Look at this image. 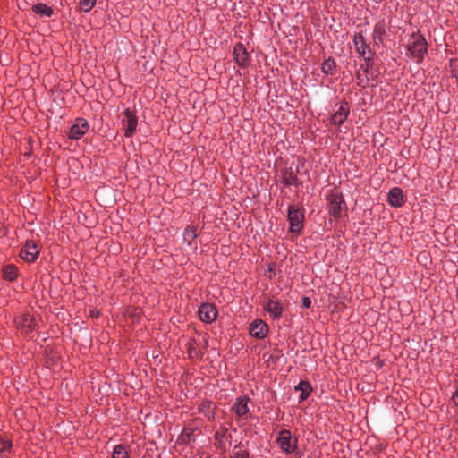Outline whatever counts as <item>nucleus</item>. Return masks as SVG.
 <instances>
[{
	"instance_id": "obj_1",
	"label": "nucleus",
	"mask_w": 458,
	"mask_h": 458,
	"mask_svg": "<svg viewBox=\"0 0 458 458\" xmlns=\"http://www.w3.org/2000/svg\"><path fill=\"white\" fill-rule=\"evenodd\" d=\"M411 55L420 62L427 53V42L425 38L419 34H412L407 45Z\"/></svg>"
},
{
	"instance_id": "obj_2",
	"label": "nucleus",
	"mask_w": 458,
	"mask_h": 458,
	"mask_svg": "<svg viewBox=\"0 0 458 458\" xmlns=\"http://www.w3.org/2000/svg\"><path fill=\"white\" fill-rule=\"evenodd\" d=\"M288 220L290 222V231L299 233L303 227L304 213L303 210L295 205L288 207Z\"/></svg>"
},
{
	"instance_id": "obj_3",
	"label": "nucleus",
	"mask_w": 458,
	"mask_h": 458,
	"mask_svg": "<svg viewBox=\"0 0 458 458\" xmlns=\"http://www.w3.org/2000/svg\"><path fill=\"white\" fill-rule=\"evenodd\" d=\"M122 124L124 129V136L131 137L138 125V118L134 112L129 108L125 109L123 113Z\"/></svg>"
},
{
	"instance_id": "obj_4",
	"label": "nucleus",
	"mask_w": 458,
	"mask_h": 458,
	"mask_svg": "<svg viewBox=\"0 0 458 458\" xmlns=\"http://www.w3.org/2000/svg\"><path fill=\"white\" fill-rule=\"evenodd\" d=\"M277 443L281 449L287 454H292L297 446V439L293 437L290 431L286 429L280 431Z\"/></svg>"
},
{
	"instance_id": "obj_5",
	"label": "nucleus",
	"mask_w": 458,
	"mask_h": 458,
	"mask_svg": "<svg viewBox=\"0 0 458 458\" xmlns=\"http://www.w3.org/2000/svg\"><path fill=\"white\" fill-rule=\"evenodd\" d=\"M328 210L335 218H339L345 208L344 200L340 194H331L328 197Z\"/></svg>"
},
{
	"instance_id": "obj_6",
	"label": "nucleus",
	"mask_w": 458,
	"mask_h": 458,
	"mask_svg": "<svg viewBox=\"0 0 458 458\" xmlns=\"http://www.w3.org/2000/svg\"><path fill=\"white\" fill-rule=\"evenodd\" d=\"M39 254V249L33 241H27L24 247L21 250L20 256L27 262H33Z\"/></svg>"
},
{
	"instance_id": "obj_7",
	"label": "nucleus",
	"mask_w": 458,
	"mask_h": 458,
	"mask_svg": "<svg viewBox=\"0 0 458 458\" xmlns=\"http://www.w3.org/2000/svg\"><path fill=\"white\" fill-rule=\"evenodd\" d=\"M89 123L83 118H77L71 127L69 137L73 140L81 139L89 130Z\"/></svg>"
},
{
	"instance_id": "obj_8",
	"label": "nucleus",
	"mask_w": 458,
	"mask_h": 458,
	"mask_svg": "<svg viewBox=\"0 0 458 458\" xmlns=\"http://www.w3.org/2000/svg\"><path fill=\"white\" fill-rule=\"evenodd\" d=\"M199 316L201 321L211 323L216 318V308L213 304L203 303L199 309Z\"/></svg>"
},
{
	"instance_id": "obj_9",
	"label": "nucleus",
	"mask_w": 458,
	"mask_h": 458,
	"mask_svg": "<svg viewBox=\"0 0 458 458\" xmlns=\"http://www.w3.org/2000/svg\"><path fill=\"white\" fill-rule=\"evenodd\" d=\"M267 332L268 327L261 319H256L250 325V334L258 339H263Z\"/></svg>"
},
{
	"instance_id": "obj_10",
	"label": "nucleus",
	"mask_w": 458,
	"mask_h": 458,
	"mask_svg": "<svg viewBox=\"0 0 458 458\" xmlns=\"http://www.w3.org/2000/svg\"><path fill=\"white\" fill-rule=\"evenodd\" d=\"M353 43H354L356 51L360 54V55L364 57V60L367 62V65L369 66V63L371 61V57L365 56L369 47H368L363 36L360 33L355 34L354 38H353Z\"/></svg>"
},
{
	"instance_id": "obj_11",
	"label": "nucleus",
	"mask_w": 458,
	"mask_h": 458,
	"mask_svg": "<svg viewBox=\"0 0 458 458\" xmlns=\"http://www.w3.org/2000/svg\"><path fill=\"white\" fill-rule=\"evenodd\" d=\"M264 309L272 316L274 319H279L282 316V304L274 300H268L264 305Z\"/></svg>"
},
{
	"instance_id": "obj_12",
	"label": "nucleus",
	"mask_w": 458,
	"mask_h": 458,
	"mask_svg": "<svg viewBox=\"0 0 458 458\" xmlns=\"http://www.w3.org/2000/svg\"><path fill=\"white\" fill-rule=\"evenodd\" d=\"M349 114L347 104H342L338 110L331 116V122L335 125H341Z\"/></svg>"
},
{
	"instance_id": "obj_13",
	"label": "nucleus",
	"mask_w": 458,
	"mask_h": 458,
	"mask_svg": "<svg viewBox=\"0 0 458 458\" xmlns=\"http://www.w3.org/2000/svg\"><path fill=\"white\" fill-rule=\"evenodd\" d=\"M388 202L393 207H401L403 203V194L400 188H393L388 193Z\"/></svg>"
},
{
	"instance_id": "obj_14",
	"label": "nucleus",
	"mask_w": 458,
	"mask_h": 458,
	"mask_svg": "<svg viewBox=\"0 0 458 458\" xmlns=\"http://www.w3.org/2000/svg\"><path fill=\"white\" fill-rule=\"evenodd\" d=\"M233 54L234 59L239 65L244 66L247 64L249 55L245 47L242 44H238L235 46Z\"/></svg>"
},
{
	"instance_id": "obj_15",
	"label": "nucleus",
	"mask_w": 458,
	"mask_h": 458,
	"mask_svg": "<svg viewBox=\"0 0 458 458\" xmlns=\"http://www.w3.org/2000/svg\"><path fill=\"white\" fill-rule=\"evenodd\" d=\"M35 325L34 318L30 315L23 316L18 322L19 328L25 334L31 332L34 329Z\"/></svg>"
},
{
	"instance_id": "obj_16",
	"label": "nucleus",
	"mask_w": 458,
	"mask_h": 458,
	"mask_svg": "<svg viewBox=\"0 0 458 458\" xmlns=\"http://www.w3.org/2000/svg\"><path fill=\"white\" fill-rule=\"evenodd\" d=\"M248 401L249 399L246 397H240L237 399L233 409L238 416L241 417L248 413Z\"/></svg>"
},
{
	"instance_id": "obj_17",
	"label": "nucleus",
	"mask_w": 458,
	"mask_h": 458,
	"mask_svg": "<svg viewBox=\"0 0 458 458\" xmlns=\"http://www.w3.org/2000/svg\"><path fill=\"white\" fill-rule=\"evenodd\" d=\"M32 11L41 17H50L53 14L52 8L45 4H37L33 5Z\"/></svg>"
},
{
	"instance_id": "obj_18",
	"label": "nucleus",
	"mask_w": 458,
	"mask_h": 458,
	"mask_svg": "<svg viewBox=\"0 0 458 458\" xmlns=\"http://www.w3.org/2000/svg\"><path fill=\"white\" fill-rule=\"evenodd\" d=\"M296 391H301L300 400H306L311 391V386L309 382L301 381L295 386Z\"/></svg>"
},
{
	"instance_id": "obj_19",
	"label": "nucleus",
	"mask_w": 458,
	"mask_h": 458,
	"mask_svg": "<svg viewBox=\"0 0 458 458\" xmlns=\"http://www.w3.org/2000/svg\"><path fill=\"white\" fill-rule=\"evenodd\" d=\"M18 275V270L13 265H7L3 268L4 278L9 281H13Z\"/></svg>"
},
{
	"instance_id": "obj_20",
	"label": "nucleus",
	"mask_w": 458,
	"mask_h": 458,
	"mask_svg": "<svg viewBox=\"0 0 458 458\" xmlns=\"http://www.w3.org/2000/svg\"><path fill=\"white\" fill-rule=\"evenodd\" d=\"M112 458H130V456L124 445H117L114 447Z\"/></svg>"
},
{
	"instance_id": "obj_21",
	"label": "nucleus",
	"mask_w": 458,
	"mask_h": 458,
	"mask_svg": "<svg viewBox=\"0 0 458 458\" xmlns=\"http://www.w3.org/2000/svg\"><path fill=\"white\" fill-rule=\"evenodd\" d=\"M197 237V229L195 227L186 228L183 233L184 241L188 242L189 244Z\"/></svg>"
},
{
	"instance_id": "obj_22",
	"label": "nucleus",
	"mask_w": 458,
	"mask_h": 458,
	"mask_svg": "<svg viewBox=\"0 0 458 458\" xmlns=\"http://www.w3.org/2000/svg\"><path fill=\"white\" fill-rule=\"evenodd\" d=\"M335 66V61L331 58H328L322 64V72L326 74H330L332 73Z\"/></svg>"
},
{
	"instance_id": "obj_23",
	"label": "nucleus",
	"mask_w": 458,
	"mask_h": 458,
	"mask_svg": "<svg viewBox=\"0 0 458 458\" xmlns=\"http://www.w3.org/2000/svg\"><path fill=\"white\" fill-rule=\"evenodd\" d=\"M232 458H249V453L246 450H242L239 446H235Z\"/></svg>"
},
{
	"instance_id": "obj_24",
	"label": "nucleus",
	"mask_w": 458,
	"mask_h": 458,
	"mask_svg": "<svg viewBox=\"0 0 458 458\" xmlns=\"http://www.w3.org/2000/svg\"><path fill=\"white\" fill-rule=\"evenodd\" d=\"M80 4L84 12H89L95 5V0H80Z\"/></svg>"
},
{
	"instance_id": "obj_25",
	"label": "nucleus",
	"mask_w": 458,
	"mask_h": 458,
	"mask_svg": "<svg viewBox=\"0 0 458 458\" xmlns=\"http://www.w3.org/2000/svg\"><path fill=\"white\" fill-rule=\"evenodd\" d=\"M311 304V301L308 297H304L302 299V305L305 308H310Z\"/></svg>"
},
{
	"instance_id": "obj_26",
	"label": "nucleus",
	"mask_w": 458,
	"mask_h": 458,
	"mask_svg": "<svg viewBox=\"0 0 458 458\" xmlns=\"http://www.w3.org/2000/svg\"><path fill=\"white\" fill-rule=\"evenodd\" d=\"M452 399L454 401V403L458 405V388L455 390V392L454 393L453 396H452Z\"/></svg>"
},
{
	"instance_id": "obj_27",
	"label": "nucleus",
	"mask_w": 458,
	"mask_h": 458,
	"mask_svg": "<svg viewBox=\"0 0 458 458\" xmlns=\"http://www.w3.org/2000/svg\"><path fill=\"white\" fill-rule=\"evenodd\" d=\"M98 315V312H96V313H95V312H93V311L91 312V316H92V317H97Z\"/></svg>"
},
{
	"instance_id": "obj_28",
	"label": "nucleus",
	"mask_w": 458,
	"mask_h": 458,
	"mask_svg": "<svg viewBox=\"0 0 458 458\" xmlns=\"http://www.w3.org/2000/svg\"><path fill=\"white\" fill-rule=\"evenodd\" d=\"M291 183H293L292 177L287 180V184H291Z\"/></svg>"
},
{
	"instance_id": "obj_29",
	"label": "nucleus",
	"mask_w": 458,
	"mask_h": 458,
	"mask_svg": "<svg viewBox=\"0 0 458 458\" xmlns=\"http://www.w3.org/2000/svg\"><path fill=\"white\" fill-rule=\"evenodd\" d=\"M291 177H292V182H293L296 180V177L294 175H291Z\"/></svg>"
}]
</instances>
